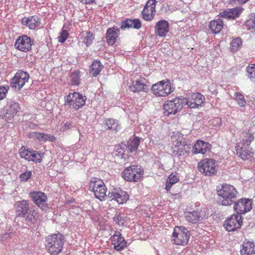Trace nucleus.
I'll return each instance as SVG.
<instances>
[{
	"instance_id": "nucleus-1",
	"label": "nucleus",
	"mask_w": 255,
	"mask_h": 255,
	"mask_svg": "<svg viewBox=\"0 0 255 255\" xmlns=\"http://www.w3.org/2000/svg\"><path fill=\"white\" fill-rule=\"evenodd\" d=\"M16 215L17 217L25 218L28 225L34 224L36 219L33 215V210L30 207L29 201L23 200L17 201L15 204Z\"/></svg>"
},
{
	"instance_id": "nucleus-2",
	"label": "nucleus",
	"mask_w": 255,
	"mask_h": 255,
	"mask_svg": "<svg viewBox=\"0 0 255 255\" xmlns=\"http://www.w3.org/2000/svg\"><path fill=\"white\" fill-rule=\"evenodd\" d=\"M219 196V201L223 206H230L237 199L238 191L232 185L225 184L222 185L221 188L217 190Z\"/></svg>"
},
{
	"instance_id": "nucleus-3",
	"label": "nucleus",
	"mask_w": 255,
	"mask_h": 255,
	"mask_svg": "<svg viewBox=\"0 0 255 255\" xmlns=\"http://www.w3.org/2000/svg\"><path fill=\"white\" fill-rule=\"evenodd\" d=\"M64 241V237L62 234H53L46 238L45 246L49 254L51 255H57L61 252Z\"/></svg>"
},
{
	"instance_id": "nucleus-4",
	"label": "nucleus",
	"mask_w": 255,
	"mask_h": 255,
	"mask_svg": "<svg viewBox=\"0 0 255 255\" xmlns=\"http://www.w3.org/2000/svg\"><path fill=\"white\" fill-rule=\"evenodd\" d=\"M187 103V99L183 96L167 101L163 105V114L167 116L171 114L175 115L180 111Z\"/></svg>"
},
{
	"instance_id": "nucleus-5",
	"label": "nucleus",
	"mask_w": 255,
	"mask_h": 255,
	"mask_svg": "<svg viewBox=\"0 0 255 255\" xmlns=\"http://www.w3.org/2000/svg\"><path fill=\"white\" fill-rule=\"evenodd\" d=\"M87 98L78 92L70 93L64 97L65 107L78 110L85 104Z\"/></svg>"
},
{
	"instance_id": "nucleus-6",
	"label": "nucleus",
	"mask_w": 255,
	"mask_h": 255,
	"mask_svg": "<svg viewBox=\"0 0 255 255\" xmlns=\"http://www.w3.org/2000/svg\"><path fill=\"white\" fill-rule=\"evenodd\" d=\"M190 236V232L187 228L183 226H177L174 229L172 241L175 245L185 246L188 243Z\"/></svg>"
},
{
	"instance_id": "nucleus-7",
	"label": "nucleus",
	"mask_w": 255,
	"mask_h": 255,
	"mask_svg": "<svg viewBox=\"0 0 255 255\" xmlns=\"http://www.w3.org/2000/svg\"><path fill=\"white\" fill-rule=\"evenodd\" d=\"M144 172L143 169L139 165H131L127 167L122 173L125 180L128 182L139 181Z\"/></svg>"
},
{
	"instance_id": "nucleus-8",
	"label": "nucleus",
	"mask_w": 255,
	"mask_h": 255,
	"mask_svg": "<svg viewBox=\"0 0 255 255\" xmlns=\"http://www.w3.org/2000/svg\"><path fill=\"white\" fill-rule=\"evenodd\" d=\"M174 90L169 80L161 81L152 85L151 90L157 97H165L171 93Z\"/></svg>"
},
{
	"instance_id": "nucleus-9",
	"label": "nucleus",
	"mask_w": 255,
	"mask_h": 255,
	"mask_svg": "<svg viewBox=\"0 0 255 255\" xmlns=\"http://www.w3.org/2000/svg\"><path fill=\"white\" fill-rule=\"evenodd\" d=\"M29 78L28 73L18 70L10 81V86L15 91H19L24 86Z\"/></svg>"
},
{
	"instance_id": "nucleus-10",
	"label": "nucleus",
	"mask_w": 255,
	"mask_h": 255,
	"mask_svg": "<svg viewBox=\"0 0 255 255\" xmlns=\"http://www.w3.org/2000/svg\"><path fill=\"white\" fill-rule=\"evenodd\" d=\"M199 170L206 176L214 175L217 171L216 161L213 159H205L198 163Z\"/></svg>"
},
{
	"instance_id": "nucleus-11",
	"label": "nucleus",
	"mask_w": 255,
	"mask_h": 255,
	"mask_svg": "<svg viewBox=\"0 0 255 255\" xmlns=\"http://www.w3.org/2000/svg\"><path fill=\"white\" fill-rule=\"evenodd\" d=\"M20 107L18 103L10 100L2 109V116L5 120L10 122L14 117L20 111Z\"/></svg>"
},
{
	"instance_id": "nucleus-12",
	"label": "nucleus",
	"mask_w": 255,
	"mask_h": 255,
	"mask_svg": "<svg viewBox=\"0 0 255 255\" xmlns=\"http://www.w3.org/2000/svg\"><path fill=\"white\" fill-rule=\"evenodd\" d=\"M243 224L242 217L238 214H233L225 221V229L228 232H233L240 229Z\"/></svg>"
},
{
	"instance_id": "nucleus-13",
	"label": "nucleus",
	"mask_w": 255,
	"mask_h": 255,
	"mask_svg": "<svg viewBox=\"0 0 255 255\" xmlns=\"http://www.w3.org/2000/svg\"><path fill=\"white\" fill-rule=\"evenodd\" d=\"M242 140L236 144L235 148L237 153L242 152L249 148L251 142L254 139V136L249 129H246L242 133Z\"/></svg>"
},
{
	"instance_id": "nucleus-14",
	"label": "nucleus",
	"mask_w": 255,
	"mask_h": 255,
	"mask_svg": "<svg viewBox=\"0 0 255 255\" xmlns=\"http://www.w3.org/2000/svg\"><path fill=\"white\" fill-rule=\"evenodd\" d=\"M156 0H148L141 11L142 18L145 21H151L153 19L156 13Z\"/></svg>"
},
{
	"instance_id": "nucleus-15",
	"label": "nucleus",
	"mask_w": 255,
	"mask_h": 255,
	"mask_svg": "<svg viewBox=\"0 0 255 255\" xmlns=\"http://www.w3.org/2000/svg\"><path fill=\"white\" fill-rule=\"evenodd\" d=\"M234 210L237 214L241 215L250 211L252 209V200L248 198H242L235 202Z\"/></svg>"
},
{
	"instance_id": "nucleus-16",
	"label": "nucleus",
	"mask_w": 255,
	"mask_h": 255,
	"mask_svg": "<svg viewBox=\"0 0 255 255\" xmlns=\"http://www.w3.org/2000/svg\"><path fill=\"white\" fill-rule=\"evenodd\" d=\"M107 199L110 201L116 200L119 204H123L128 199V195L125 191L114 188L109 192Z\"/></svg>"
},
{
	"instance_id": "nucleus-17",
	"label": "nucleus",
	"mask_w": 255,
	"mask_h": 255,
	"mask_svg": "<svg viewBox=\"0 0 255 255\" xmlns=\"http://www.w3.org/2000/svg\"><path fill=\"white\" fill-rule=\"evenodd\" d=\"M33 40L30 37L24 35L16 39L14 46L20 51L27 52L31 50V46L33 45Z\"/></svg>"
},
{
	"instance_id": "nucleus-18",
	"label": "nucleus",
	"mask_w": 255,
	"mask_h": 255,
	"mask_svg": "<svg viewBox=\"0 0 255 255\" xmlns=\"http://www.w3.org/2000/svg\"><path fill=\"white\" fill-rule=\"evenodd\" d=\"M30 196L32 198L34 203L37 205L42 210L46 211L48 209L46 203L47 197L43 192H31Z\"/></svg>"
},
{
	"instance_id": "nucleus-19",
	"label": "nucleus",
	"mask_w": 255,
	"mask_h": 255,
	"mask_svg": "<svg viewBox=\"0 0 255 255\" xmlns=\"http://www.w3.org/2000/svg\"><path fill=\"white\" fill-rule=\"evenodd\" d=\"M243 10L244 8L241 6L228 8L220 12L219 16L228 19H235L239 17Z\"/></svg>"
},
{
	"instance_id": "nucleus-20",
	"label": "nucleus",
	"mask_w": 255,
	"mask_h": 255,
	"mask_svg": "<svg viewBox=\"0 0 255 255\" xmlns=\"http://www.w3.org/2000/svg\"><path fill=\"white\" fill-rule=\"evenodd\" d=\"M186 105L190 108H197L201 106L205 101L203 95L199 93H192L187 99Z\"/></svg>"
},
{
	"instance_id": "nucleus-21",
	"label": "nucleus",
	"mask_w": 255,
	"mask_h": 255,
	"mask_svg": "<svg viewBox=\"0 0 255 255\" xmlns=\"http://www.w3.org/2000/svg\"><path fill=\"white\" fill-rule=\"evenodd\" d=\"M112 242L114 246V249L118 251L123 250L127 246V242L119 231L115 232L112 237Z\"/></svg>"
},
{
	"instance_id": "nucleus-22",
	"label": "nucleus",
	"mask_w": 255,
	"mask_h": 255,
	"mask_svg": "<svg viewBox=\"0 0 255 255\" xmlns=\"http://www.w3.org/2000/svg\"><path fill=\"white\" fill-rule=\"evenodd\" d=\"M21 24L28 27L31 30H34L39 26L41 21L40 18L37 15L24 17L21 19Z\"/></svg>"
},
{
	"instance_id": "nucleus-23",
	"label": "nucleus",
	"mask_w": 255,
	"mask_h": 255,
	"mask_svg": "<svg viewBox=\"0 0 255 255\" xmlns=\"http://www.w3.org/2000/svg\"><path fill=\"white\" fill-rule=\"evenodd\" d=\"M120 32V28L116 26L108 28L106 37L108 45H113L115 43L119 36Z\"/></svg>"
},
{
	"instance_id": "nucleus-24",
	"label": "nucleus",
	"mask_w": 255,
	"mask_h": 255,
	"mask_svg": "<svg viewBox=\"0 0 255 255\" xmlns=\"http://www.w3.org/2000/svg\"><path fill=\"white\" fill-rule=\"evenodd\" d=\"M155 33L160 37H164L169 31V23L165 20H160L155 26Z\"/></svg>"
},
{
	"instance_id": "nucleus-25",
	"label": "nucleus",
	"mask_w": 255,
	"mask_h": 255,
	"mask_svg": "<svg viewBox=\"0 0 255 255\" xmlns=\"http://www.w3.org/2000/svg\"><path fill=\"white\" fill-rule=\"evenodd\" d=\"M211 144L208 142H204L202 140H198L193 146V150L195 154H204L210 151Z\"/></svg>"
},
{
	"instance_id": "nucleus-26",
	"label": "nucleus",
	"mask_w": 255,
	"mask_h": 255,
	"mask_svg": "<svg viewBox=\"0 0 255 255\" xmlns=\"http://www.w3.org/2000/svg\"><path fill=\"white\" fill-rule=\"evenodd\" d=\"M185 214L187 221L192 223H196L202 221L203 219V217L201 214V212L199 210L186 212Z\"/></svg>"
},
{
	"instance_id": "nucleus-27",
	"label": "nucleus",
	"mask_w": 255,
	"mask_h": 255,
	"mask_svg": "<svg viewBox=\"0 0 255 255\" xmlns=\"http://www.w3.org/2000/svg\"><path fill=\"white\" fill-rule=\"evenodd\" d=\"M174 147L173 148L172 153L175 156L179 157L181 156L184 155L185 153L189 152L190 148V144H189L186 142V145H179V144H174Z\"/></svg>"
},
{
	"instance_id": "nucleus-28",
	"label": "nucleus",
	"mask_w": 255,
	"mask_h": 255,
	"mask_svg": "<svg viewBox=\"0 0 255 255\" xmlns=\"http://www.w3.org/2000/svg\"><path fill=\"white\" fill-rule=\"evenodd\" d=\"M240 253L241 255H255V245L250 242L244 243Z\"/></svg>"
},
{
	"instance_id": "nucleus-29",
	"label": "nucleus",
	"mask_w": 255,
	"mask_h": 255,
	"mask_svg": "<svg viewBox=\"0 0 255 255\" xmlns=\"http://www.w3.org/2000/svg\"><path fill=\"white\" fill-rule=\"evenodd\" d=\"M104 67L102 63L97 60H94L90 66L89 73L93 77L98 76Z\"/></svg>"
},
{
	"instance_id": "nucleus-30",
	"label": "nucleus",
	"mask_w": 255,
	"mask_h": 255,
	"mask_svg": "<svg viewBox=\"0 0 255 255\" xmlns=\"http://www.w3.org/2000/svg\"><path fill=\"white\" fill-rule=\"evenodd\" d=\"M209 27L213 34H218L223 27V22L220 19L211 20L209 23Z\"/></svg>"
},
{
	"instance_id": "nucleus-31",
	"label": "nucleus",
	"mask_w": 255,
	"mask_h": 255,
	"mask_svg": "<svg viewBox=\"0 0 255 255\" xmlns=\"http://www.w3.org/2000/svg\"><path fill=\"white\" fill-rule=\"evenodd\" d=\"M30 135L31 137H35L41 142H45L46 141L53 142L55 140V137L53 135L45 134L42 132H32L30 134Z\"/></svg>"
},
{
	"instance_id": "nucleus-32",
	"label": "nucleus",
	"mask_w": 255,
	"mask_h": 255,
	"mask_svg": "<svg viewBox=\"0 0 255 255\" xmlns=\"http://www.w3.org/2000/svg\"><path fill=\"white\" fill-rule=\"evenodd\" d=\"M171 140L173 142H175V144L186 145V141L184 139L183 134L178 131H174L172 133Z\"/></svg>"
},
{
	"instance_id": "nucleus-33",
	"label": "nucleus",
	"mask_w": 255,
	"mask_h": 255,
	"mask_svg": "<svg viewBox=\"0 0 255 255\" xmlns=\"http://www.w3.org/2000/svg\"><path fill=\"white\" fill-rule=\"evenodd\" d=\"M93 192L94 193L95 197L100 201L105 200L106 197L107 198V195H106L107 188L105 184L102 186H100L98 189Z\"/></svg>"
},
{
	"instance_id": "nucleus-34",
	"label": "nucleus",
	"mask_w": 255,
	"mask_h": 255,
	"mask_svg": "<svg viewBox=\"0 0 255 255\" xmlns=\"http://www.w3.org/2000/svg\"><path fill=\"white\" fill-rule=\"evenodd\" d=\"M130 90L134 92H139L140 91H144L146 89V86L139 80L133 81L130 86Z\"/></svg>"
},
{
	"instance_id": "nucleus-35",
	"label": "nucleus",
	"mask_w": 255,
	"mask_h": 255,
	"mask_svg": "<svg viewBox=\"0 0 255 255\" xmlns=\"http://www.w3.org/2000/svg\"><path fill=\"white\" fill-rule=\"evenodd\" d=\"M179 180V178L176 175L171 173L169 175L166 184L165 189L167 191H169L172 185L177 183Z\"/></svg>"
},
{
	"instance_id": "nucleus-36",
	"label": "nucleus",
	"mask_w": 255,
	"mask_h": 255,
	"mask_svg": "<svg viewBox=\"0 0 255 255\" xmlns=\"http://www.w3.org/2000/svg\"><path fill=\"white\" fill-rule=\"evenodd\" d=\"M103 185L104 183L101 179L93 178L89 182V189L93 191Z\"/></svg>"
},
{
	"instance_id": "nucleus-37",
	"label": "nucleus",
	"mask_w": 255,
	"mask_h": 255,
	"mask_svg": "<svg viewBox=\"0 0 255 255\" xmlns=\"http://www.w3.org/2000/svg\"><path fill=\"white\" fill-rule=\"evenodd\" d=\"M80 73L78 70L73 71L70 75V82L72 85L78 86L80 83Z\"/></svg>"
},
{
	"instance_id": "nucleus-38",
	"label": "nucleus",
	"mask_w": 255,
	"mask_h": 255,
	"mask_svg": "<svg viewBox=\"0 0 255 255\" xmlns=\"http://www.w3.org/2000/svg\"><path fill=\"white\" fill-rule=\"evenodd\" d=\"M231 50L232 52H235L238 51L242 47V41L239 37L234 39L231 42Z\"/></svg>"
},
{
	"instance_id": "nucleus-39",
	"label": "nucleus",
	"mask_w": 255,
	"mask_h": 255,
	"mask_svg": "<svg viewBox=\"0 0 255 255\" xmlns=\"http://www.w3.org/2000/svg\"><path fill=\"white\" fill-rule=\"evenodd\" d=\"M140 139L137 137H135L131 141L130 144L128 143V151L129 152H132L136 151L139 145Z\"/></svg>"
},
{
	"instance_id": "nucleus-40",
	"label": "nucleus",
	"mask_w": 255,
	"mask_h": 255,
	"mask_svg": "<svg viewBox=\"0 0 255 255\" xmlns=\"http://www.w3.org/2000/svg\"><path fill=\"white\" fill-rule=\"evenodd\" d=\"M234 97L238 104L241 107H244L247 105V102L243 94L236 92L234 94Z\"/></svg>"
},
{
	"instance_id": "nucleus-41",
	"label": "nucleus",
	"mask_w": 255,
	"mask_h": 255,
	"mask_svg": "<svg viewBox=\"0 0 255 255\" xmlns=\"http://www.w3.org/2000/svg\"><path fill=\"white\" fill-rule=\"evenodd\" d=\"M103 123L107 128H117L120 126L119 122L118 120L112 118L105 119Z\"/></svg>"
},
{
	"instance_id": "nucleus-42",
	"label": "nucleus",
	"mask_w": 255,
	"mask_h": 255,
	"mask_svg": "<svg viewBox=\"0 0 255 255\" xmlns=\"http://www.w3.org/2000/svg\"><path fill=\"white\" fill-rule=\"evenodd\" d=\"M94 38L95 35L92 32L88 31L86 32V36L84 38L83 42L86 46L89 47L93 43Z\"/></svg>"
},
{
	"instance_id": "nucleus-43",
	"label": "nucleus",
	"mask_w": 255,
	"mask_h": 255,
	"mask_svg": "<svg viewBox=\"0 0 255 255\" xmlns=\"http://www.w3.org/2000/svg\"><path fill=\"white\" fill-rule=\"evenodd\" d=\"M113 220L120 226H124L125 223V216L123 213H117L113 217Z\"/></svg>"
},
{
	"instance_id": "nucleus-44",
	"label": "nucleus",
	"mask_w": 255,
	"mask_h": 255,
	"mask_svg": "<svg viewBox=\"0 0 255 255\" xmlns=\"http://www.w3.org/2000/svg\"><path fill=\"white\" fill-rule=\"evenodd\" d=\"M31 150L26 149L24 147L22 146L19 150V154L21 158L30 161V155Z\"/></svg>"
},
{
	"instance_id": "nucleus-45",
	"label": "nucleus",
	"mask_w": 255,
	"mask_h": 255,
	"mask_svg": "<svg viewBox=\"0 0 255 255\" xmlns=\"http://www.w3.org/2000/svg\"><path fill=\"white\" fill-rule=\"evenodd\" d=\"M30 155V161H33L35 163H39L41 161L42 157L41 154L37 151L31 150Z\"/></svg>"
},
{
	"instance_id": "nucleus-46",
	"label": "nucleus",
	"mask_w": 255,
	"mask_h": 255,
	"mask_svg": "<svg viewBox=\"0 0 255 255\" xmlns=\"http://www.w3.org/2000/svg\"><path fill=\"white\" fill-rule=\"evenodd\" d=\"M252 149V148H251L250 150L248 148V149L246 150L237 153V154L242 159L245 160L251 157V154H253V152L251 151Z\"/></svg>"
},
{
	"instance_id": "nucleus-47",
	"label": "nucleus",
	"mask_w": 255,
	"mask_h": 255,
	"mask_svg": "<svg viewBox=\"0 0 255 255\" xmlns=\"http://www.w3.org/2000/svg\"><path fill=\"white\" fill-rule=\"evenodd\" d=\"M248 76L253 82H255V64L253 66H248L246 68Z\"/></svg>"
},
{
	"instance_id": "nucleus-48",
	"label": "nucleus",
	"mask_w": 255,
	"mask_h": 255,
	"mask_svg": "<svg viewBox=\"0 0 255 255\" xmlns=\"http://www.w3.org/2000/svg\"><path fill=\"white\" fill-rule=\"evenodd\" d=\"M245 25L248 29H253L255 31V16H252L247 20Z\"/></svg>"
},
{
	"instance_id": "nucleus-49",
	"label": "nucleus",
	"mask_w": 255,
	"mask_h": 255,
	"mask_svg": "<svg viewBox=\"0 0 255 255\" xmlns=\"http://www.w3.org/2000/svg\"><path fill=\"white\" fill-rule=\"evenodd\" d=\"M69 33L66 30H62L58 37V41L61 43H64L67 39Z\"/></svg>"
},
{
	"instance_id": "nucleus-50",
	"label": "nucleus",
	"mask_w": 255,
	"mask_h": 255,
	"mask_svg": "<svg viewBox=\"0 0 255 255\" xmlns=\"http://www.w3.org/2000/svg\"><path fill=\"white\" fill-rule=\"evenodd\" d=\"M131 19H127L126 20L121 21V28L122 29H126L127 28H131L132 23H130Z\"/></svg>"
},
{
	"instance_id": "nucleus-51",
	"label": "nucleus",
	"mask_w": 255,
	"mask_h": 255,
	"mask_svg": "<svg viewBox=\"0 0 255 255\" xmlns=\"http://www.w3.org/2000/svg\"><path fill=\"white\" fill-rule=\"evenodd\" d=\"M131 28L139 29L141 27V21L138 18L131 19Z\"/></svg>"
},
{
	"instance_id": "nucleus-52",
	"label": "nucleus",
	"mask_w": 255,
	"mask_h": 255,
	"mask_svg": "<svg viewBox=\"0 0 255 255\" xmlns=\"http://www.w3.org/2000/svg\"><path fill=\"white\" fill-rule=\"evenodd\" d=\"M8 89V86H0V100H2L6 97V95Z\"/></svg>"
},
{
	"instance_id": "nucleus-53",
	"label": "nucleus",
	"mask_w": 255,
	"mask_h": 255,
	"mask_svg": "<svg viewBox=\"0 0 255 255\" xmlns=\"http://www.w3.org/2000/svg\"><path fill=\"white\" fill-rule=\"evenodd\" d=\"M127 146H128V143H125L122 142L116 146L117 151L119 153H123L125 151V150H128V147H127Z\"/></svg>"
},
{
	"instance_id": "nucleus-54",
	"label": "nucleus",
	"mask_w": 255,
	"mask_h": 255,
	"mask_svg": "<svg viewBox=\"0 0 255 255\" xmlns=\"http://www.w3.org/2000/svg\"><path fill=\"white\" fill-rule=\"evenodd\" d=\"M31 172L29 171H26L25 172L22 173L20 178L22 181H27L31 176Z\"/></svg>"
},
{
	"instance_id": "nucleus-55",
	"label": "nucleus",
	"mask_w": 255,
	"mask_h": 255,
	"mask_svg": "<svg viewBox=\"0 0 255 255\" xmlns=\"http://www.w3.org/2000/svg\"><path fill=\"white\" fill-rule=\"evenodd\" d=\"M249 0H230L231 3H235L238 4H243L248 2Z\"/></svg>"
},
{
	"instance_id": "nucleus-56",
	"label": "nucleus",
	"mask_w": 255,
	"mask_h": 255,
	"mask_svg": "<svg viewBox=\"0 0 255 255\" xmlns=\"http://www.w3.org/2000/svg\"><path fill=\"white\" fill-rule=\"evenodd\" d=\"M81 2L85 4H91L95 1V0H79Z\"/></svg>"
},
{
	"instance_id": "nucleus-57",
	"label": "nucleus",
	"mask_w": 255,
	"mask_h": 255,
	"mask_svg": "<svg viewBox=\"0 0 255 255\" xmlns=\"http://www.w3.org/2000/svg\"><path fill=\"white\" fill-rule=\"evenodd\" d=\"M70 126H71V124L70 122H66L64 124V128H69Z\"/></svg>"
},
{
	"instance_id": "nucleus-58",
	"label": "nucleus",
	"mask_w": 255,
	"mask_h": 255,
	"mask_svg": "<svg viewBox=\"0 0 255 255\" xmlns=\"http://www.w3.org/2000/svg\"><path fill=\"white\" fill-rule=\"evenodd\" d=\"M216 120L217 121V122H220V120L218 119H216Z\"/></svg>"
},
{
	"instance_id": "nucleus-59",
	"label": "nucleus",
	"mask_w": 255,
	"mask_h": 255,
	"mask_svg": "<svg viewBox=\"0 0 255 255\" xmlns=\"http://www.w3.org/2000/svg\"><path fill=\"white\" fill-rule=\"evenodd\" d=\"M174 195V196H177V195H178V194H175Z\"/></svg>"
}]
</instances>
